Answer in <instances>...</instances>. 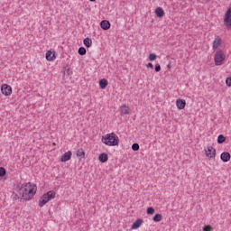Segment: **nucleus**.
<instances>
[{
  "label": "nucleus",
  "mask_w": 231,
  "mask_h": 231,
  "mask_svg": "<svg viewBox=\"0 0 231 231\" xmlns=\"http://www.w3.org/2000/svg\"><path fill=\"white\" fill-rule=\"evenodd\" d=\"M155 71L156 73H160V71H162V66L160 63L155 64Z\"/></svg>",
  "instance_id": "obj_27"
},
{
  "label": "nucleus",
  "mask_w": 231,
  "mask_h": 231,
  "mask_svg": "<svg viewBox=\"0 0 231 231\" xmlns=\"http://www.w3.org/2000/svg\"><path fill=\"white\" fill-rule=\"evenodd\" d=\"M47 60H55V52H52L51 51H48L45 55Z\"/></svg>",
  "instance_id": "obj_15"
},
{
  "label": "nucleus",
  "mask_w": 231,
  "mask_h": 231,
  "mask_svg": "<svg viewBox=\"0 0 231 231\" xmlns=\"http://www.w3.org/2000/svg\"><path fill=\"white\" fill-rule=\"evenodd\" d=\"M146 67L151 68V69H154V66L152 65V63H148Z\"/></svg>",
  "instance_id": "obj_31"
},
{
  "label": "nucleus",
  "mask_w": 231,
  "mask_h": 231,
  "mask_svg": "<svg viewBox=\"0 0 231 231\" xmlns=\"http://www.w3.org/2000/svg\"><path fill=\"white\" fill-rule=\"evenodd\" d=\"M132 149L133 151H140V144H138L137 143H133Z\"/></svg>",
  "instance_id": "obj_25"
},
{
  "label": "nucleus",
  "mask_w": 231,
  "mask_h": 231,
  "mask_svg": "<svg viewBox=\"0 0 231 231\" xmlns=\"http://www.w3.org/2000/svg\"><path fill=\"white\" fill-rule=\"evenodd\" d=\"M83 44L84 46H86V48H91V46L93 45V41L91 40V38H85L83 40Z\"/></svg>",
  "instance_id": "obj_18"
},
{
  "label": "nucleus",
  "mask_w": 231,
  "mask_h": 231,
  "mask_svg": "<svg viewBox=\"0 0 231 231\" xmlns=\"http://www.w3.org/2000/svg\"><path fill=\"white\" fill-rule=\"evenodd\" d=\"M221 42H222L221 37L217 36L212 43V48H213L214 51H216V50H217V48H219V46H221Z\"/></svg>",
  "instance_id": "obj_9"
},
{
  "label": "nucleus",
  "mask_w": 231,
  "mask_h": 231,
  "mask_svg": "<svg viewBox=\"0 0 231 231\" xmlns=\"http://www.w3.org/2000/svg\"><path fill=\"white\" fill-rule=\"evenodd\" d=\"M5 176H6V169L0 167V178H5Z\"/></svg>",
  "instance_id": "obj_24"
},
{
  "label": "nucleus",
  "mask_w": 231,
  "mask_h": 231,
  "mask_svg": "<svg viewBox=\"0 0 231 231\" xmlns=\"http://www.w3.org/2000/svg\"><path fill=\"white\" fill-rule=\"evenodd\" d=\"M91 3H95V1H97V0H89Z\"/></svg>",
  "instance_id": "obj_33"
},
{
  "label": "nucleus",
  "mask_w": 231,
  "mask_h": 231,
  "mask_svg": "<svg viewBox=\"0 0 231 231\" xmlns=\"http://www.w3.org/2000/svg\"><path fill=\"white\" fill-rule=\"evenodd\" d=\"M224 25L226 30H231V7H229L225 14Z\"/></svg>",
  "instance_id": "obj_5"
},
{
  "label": "nucleus",
  "mask_w": 231,
  "mask_h": 231,
  "mask_svg": "<svg viewBox=\"0 0 231 231\" xmlns=\"http://www.w3.org/2000/svg\"><path fill=\"white\" fill-rule=\"evenodd\" d=\"M101 142L105 143V145H108L109 147H115L116 145H118L120 143V139L118 138V135L115 133L106 134L102 136Z\"/></svg>",
  "instance_id": "obj_1"
},
{
  "label": "nucleus",
  "mask_w": 231,
  "mask_h": 231,
  "mask_svg": "<svg viewBox=\"0 0 231 231\" xmlns=\"http://www.w3.org/2000/svg\"><path fill=\"white\" fill-rule=\"evenodd\" d=\"M167 68H171V64H169V65L167 66Z\"/></svg>",
  "instance_id": "obj_34"
},
{
  "label": "nucleus",
  "mask_w": 231,
  "mask_h": 231,
  "mask_svg": "<svg viewBox=\"0 0 231 231\" xmlns=\"http://www.w3.org/2000/svg\"><path fill=\"white\" fill-rule=\"evenodd\" d=\"M225 59H226V55L223 51H217L215 53L214 60L215 66H223V62H225Z\"/></svg>",
  "instance_id": "obj_2"
},
{
  "label": "nucleus",
  "mask_w": 231,
  "mask_h": 231,
  "mask_svg": "<svg viewBox=\"0 0 231 231\" xmlns=\"http://www.w3.org/2000/svg\"><path fill=\"white\" fill-rule=\"evenodd\" d=\"M71 156H73V152H71V151H69L61 156L60 162H69V160H71Z\"/></svg>",
  "instance_id": "obj_10"
},
{
  "label": "nucleus",
  "mask_w": 231,
  "mask_h": 231,
  "mask_svg": "<svg viewBox=\"0 0 231 231\" xmlns=\"http://www.w3.org/2000/svg\"><path fill=\"white\" fill-rule=\"evenodd\" d=\"M152 219L155 223H160L162 219V214H156Z\"/></svg>",
  "instance_id": "obj_22"
},
{
  "label": "nucleus",
  "mask_w": 231,
  "mask_h": 231,
  "mask_svg": "<svg viewBox=\"0 0 231 231\" xmlns=\"http://www.w3.org/2000/svg\"><path fill=\"white\" fill-rule=\"evenodd\" d=\"M155 15L158 17H163L165 15V11H163V8L162 7H157L155 9Z\"/></svg>",
  "instance_id": "obj_17"
},
{
  "label": "nucleus",
  "mask_w": 231,
  "mask_h": 231,
  "mask_svg": "<svg viewBox=\"0 0 231 231\" xmlns=\"http://www.w3.org/2000/svg\"><path fill=\"white\" fill-rule=\"evenodd\" d=\"M143 223V219H142V218L136 219L133 223V225L131 226V230H138V228H140V226H142Z\"/></svg>",
  "instance_id": "obj_8"
},
{
  "label": "nucleus",
  "mask_w": 231,
  "mask_h": 231,
  "mask_svg": "<svg viewBox=\"0 0 231 231\" xmlns=\"http://www.w3.org/2000/svg\"><path fill=\"white\" fill-rule=\"evenodd\" d=\"M230 158H231V155H230V152H224L220 155V160H222L224 163H226V162H230Z\"/></svg>",
  "instance_id": "obj_11"
},
{
  "label": "nucleus",
  "mask_w": 231,
  "mask_h": 231,
  "mask_svg": "<svg viewBox=\"0 0 231 231\" xmlns=\"http://www.w3.org/2000/svg\"><path fill=\"white\" fill-rule=\"evenodd\" d=\"M203 230L204 231H212V230H214V228L212 227V226H205L203 227Z\"/></svg>",
  "instance_id": "obj_29"
},
{
  "label": "nucleus",
  "mask_w": 231,
  "mask_h": 231,
  "mask_svg": "<svg viewBox=\"0 0 231 231\" xmlns=\"http://www.w3.org/2000/svg\"><path fill=\"white\" fill-rule=\"evenodd\" d=\"M226 142V137L223 134H219L217 137V143H225Z\"/></svg>",
  "instance_id": "obj_21"
},
{
  "label": "nucleus",
  "mask_w": 231,
  "mask_h": 231,
  "mask_svg": "<svg viewBox=\"0 0 231 231\" xmlns=\"http://www.w3.org/2000/svg\"><path fill=\"white\" fill-rule=\"evenodd\" d=\"M55 191H48L47 193L42 195V197L39 200V203H48L49 201H51V199H55Z\"/></svg>",
  "instance_id": "obj_4"
},
{
  "label": "nucleus",
  "mask_w": 231,
  "mask_h": 231,
  "mask_svg": "<svg viewBox=\"0 0 231 231\" xmlns=\"http://www.w3.org/2000/svg\"><path fill=\"white\" fill-rule=\"evenodd\" d=\"M121 113L123 115H129V113H131V109L126 105H123L121 106Z\"/></svg>",
  "instance_id": "obj_19"
},
{
  "label": "nucleus",
  "mask_w": 231,
  "mask_h": 231,
  "mask_svg": "<svg viewBox=\"0 0 231 231\" xmlns=\"http://www.w3.org/2000/svg\"><path fill=\"white\" fill-rule=\"evenodd\" d=\"M44 205H45L44 203H40L39 207L42 208V207H44Z\"/></svg>",
  "instance_id": "obj_32"
},
{
  "label": "nucleus",
  "mask_w": 231,
  "mask_h": 231,
  "mask_svg": "<svg viewBox=\"0 0 231 231\" xmlns=\"http://www.w3.org/2000/svg\"><path fill=\"white\" fill-rule=\"evenodd\" d=\"M108 85H109V82H107V79H102L99 80V88L101 89H106V88H107Z\"/></svg>",
  "instance_id": "obj_16"
},
{
  "label": "nucleus",
  "mask_w": 231,
  "mask_h": 231,
  "mask_svg": "<svg viewBox=\"0 0 231 231\" xmlns=\"http://www.w3.org/2000/svg\"><path fill=\"white\" fill-rule=\"evenodd\" d=\"M205 152H206V156L208 158H211V159H214L216 158V150L214 147L212 146H208L206 149H205Z\"/></svg>",
  "instance_id": "obj_6"
},
{
  "label": "nucleus",
  "mask_w": 231,
  "mask_h": 231,
  "mask_svg": "<svg viewBox=\"0 0 231 231\" xmlns=\"http://www.w3.org/2000/svg\"><path fill=\"white\" fill-rule=\"evenodd\" d=\"M176 106L178 109H185V106H187V101H185L184 99H177Z\"/></svg>",
  "instance_id": "obj_12"
},
{
  "label": "nucleus",
  "mask_w": 231,
  "mask_h": 231,
  "mask_svg": "<svg viewBox=\"0 0 231 231\" xmlns=\"http://www.w3.org/2000/svg\"><path fill=\"white\" fill-rule=\"evenodd\" d=\"M25 196H28L29 199H32V198H33L35 196V194H37V186L32 184V183H28L25 186Z\"/></svg>",
  "instance_id": "obj_3"
},
{
  "label": "nucleus",
  "mask_w": 231,
  "mask_h": 231,
  "mask_svg": "<svg viewBox=\"0 0 231 231\" xmlns=\"http://www.w3.org/2000/svg\"><path fill=\"white\" fill-rule=\"evenodd\" d=\"M100 26L102 30H109V28H111V23L107 20H103L100 22Z\"/></svg>",
  "instance_id": "obj_13"
},
{
  "label": "nucleus",
  "mask_w": 231,
  "mask_h": 231,
  "mask_svg": "<svg viewBox=\"0 0 231 231\" xmlns=\"http://www.w3.org/2000/svg\"><path fill=\"white\" fill-rule=\"evenodd\" d=\"M76 155L79 158H84L86 156V152H84V149L80 148L77 151Z\"/></svg>",
  "instance_id": "obj_20"
},
{
  "label": "nucleus",
  "mask_w": 231,
  "mask_h": 231,
  "mask_svg": "<svg viewBox=\"0 0 231 231\" xmlns=\"http://www.w3.org/2000/svg\"><path fill=\"white\" fill-rule=\"evenodd\" d=\"M149 59L150 60H156V59H158V56L155 53H151L149 55Z\"/></svg>",
  "instance_id": "obj_26"
},
{
  "label": "nucleus",
  "mask_w": 231,
  "mask_h": 231,
  "mask_svg": "<svg viewBox=\"0 0 231 231\" xmlns=\"http://www.w3.org/2000/svg\"><path fill=\"white\" fill-rule=\"evenodd\" d=\"M1 91L5 97H10V95H12V87H10V85L4 84L2 85Z\"/></svg>",
  "instance_id": "obj_7"
},
{
  "label": "nucleus",
  "mask_w": 231,
  "mask_h": 231,
  "mask_svg": "<svg viewBox=\"0 0 231 231\" xmlns=\"http://www.w3.org/2000/svg\"><path fill=\"white\" fill-rule=\"evenodd\" d=\"M98 160L101 163H106L107 160H109V156L107 155V153H101L98 156Z\"/></svg>",
  "instance_id": "obj_14"
},
{
  "label": "nucleus",
  "mask_w": 231,
  "mask_h": 231,
  "mask_svg": "<svg viewBox=\"0 0 231 231\" xmlns=\"http://www.w3.org/2000/svg\"><path fill=\"white\" fill-rule=\"evenodd\" d=\"M147 214H149V215L154 214V208H152V207L148 208Z\"/></svg>",
  "instance_id": "obj_28"
},
{
  "label": "nucleus",
  "mask_w": 231,
  "mask_h": 231,
  "mask_svg": "<svg viewBox=\"0 0 231 231\" xmlns=\"http://www.w3.org/2000/svg\"><path fill=\"white\" fill-rule=\"evenodd\" d=\"M78 53H79V55H81V56L86 55V53H87L86 48H84V47H79V51H78Z\"/></svg>",
  "instance_id": "obj_23"
},
{
  "label": "nucleus",
  "mask_w": 231,
  "mask_h": 231,
  "mask_svg": "<svg viewBox=\"0 0 231 231\" xmlns=\"http://www.w3.org/2000/svg\"><path fill=\"white\" fill-rule=\"evenodd\" d=\"M226 86L228 88H231V77L230 78H226Z\"/></svg>",
  "instance_id": "obj_30"
}]
</instances>
